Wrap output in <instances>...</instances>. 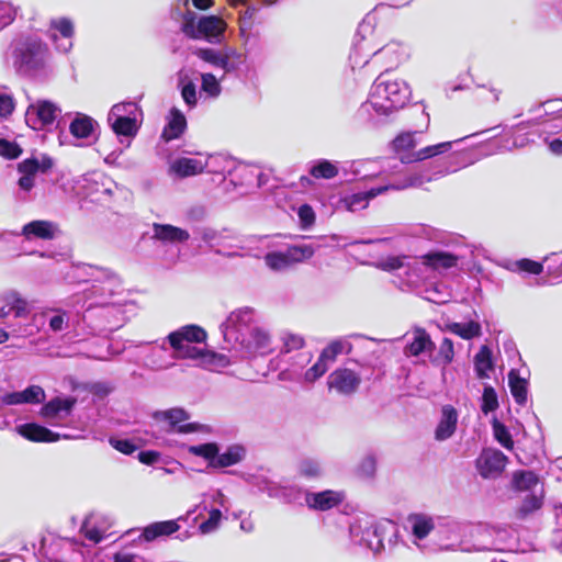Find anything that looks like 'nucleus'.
<instances>
[{
	"label": "nucleus",
	"mask_w": 562,
	"mask_h": 562,
	"mask_svg": "<svg viewBox=\"0 0 562 562\" xmlns=\"http://www.w3.org/2000/svg\"><path fill=\"white\" fill-rule=\"evenodd\" d=\"M74 277L79 282H91L81 293L75 294L70 299L72 306L80 305L90 312L93 307H101L102 313L123 314L122 306L125 300L121 299L124 291L119 276L114 272L86 263H79L72 267Z\"/></svg>",
	"instance_id": "nucleus-1"
},
{
	"label": "nucleus",
	"mask_w": 562,
	"mask_h": 562,
	"mask_svg": "<svg viewBox=\"0 0 562 562\" xmlns=\"http://www.w3.org/2000/svg\"><path fill=\"white\" fill-rule=\"evenodd\" d=\"M220 328L226 349L246 355H265L270 350V335L258 326L254 308L243 307L232 312Z\"/></svg>",
	"instance_id": "nucleus-2"
},
{
	"label": "nucleus",
	"mask_w": 562,
	"mask_h": 562,
	"mask_svg": "<svg viewBox=\"0 0 562 562\" xmlns=\"http://www.w3.org/2000/svg\"><path fill=\"white\" fill-rule=\"evenodd\" d=\"M411 94V89L404 80H392L387 71L382 72L373 82L368 100L359 108L358 115L367 116L371 122H380L403 109Z\"/></svg>",
	"instance_id": "nucleus-3"
},
{
	"label": "nucleus",
	"mask_w": 562,
	"mask_h": 562,
	"mask_svg": "<svg viewBox=\"0 0 562 562\" xmlns=\"http://www.w3.org/2000/svg\"><path fill=\"white\" fill-rule=\"evenodd\" d=\"M456 156L436 159L429 162L428 168L406 176L403 180L384 186L373 187L367 191L352 193L345 196L344 204L350 212L363 210L369 201L379 194L390 190H404L407 188H419L425 183L439 179L448 173L458 171L461 166L457 162Z\"/></svg>",
	"instance_id": "nucleus-4"
},
{
	"label": "nucleus",
	"mask_w": 562,
	"mask_h": 562,
	"mask_svg": "<svg viewBox=\"0 0 562 562\" xmlns=\"http://www.w3.org/2000/svg\"><path fill=\"white\" fill-rule=\"evenodd\" d=\"M9 56L12 67L21 76L38 77L49 68V48L36 35L22 34L15 37L10 44Z\"/></svg>",
	"instance_id": "nucleus-5"
},
{
	"label": "nucleus",
	"mask_w": 562,
	"mask_h": 562,
	"mask_svg": "<svg viewBox=\"0 0 562 562\" xmlns=\"http://www.w3.org/2000/svg\"><path fill=\"white\" fill-rule=\"evenodd\" d=\"M206 337L201 326L191 324L169 333L165 340L173 351L172 359H191L206 367L215 363L217 353L193 345L204 342Z\"/></svg>",
	"instance_id": "nucleus-6"
},
{
	"label": "nucleus",
	"mask_w": 562,
	"mask_h": 562,
	"mask_svg": "<svg viewBox=\"0 0 562 562\" xmlns=\"http://www.w3.org/2000/svg\"><path fill=\"white\" fill-rule=\"evenodd\" d=\"M349 532L353 543L378 554L384 550L385 535L395 536L396 528L390 521L375 522L369 519H357L350 525Z\"/></svg>",
	"instance_id": "nucleus-7"
},
{
	"label": "nucleus",
	"mask_w": 562,
	"mask_h": 562,
	"mask_svg": "<svg viewBox=\"0 0 562 562\" xmlns=\"http://www.w3.org/2000/svg\"><path fill=\"white\" fill-rule=\"evenodd\" d=\"M224 21L216 15H201L189 12L183 22V32L192 38H203L210 43H220L225 32Z\"/></svg>",
	"instance_id": "nucleus-8"
},
{
	"label": "nucleus",
	"mask_w": 562,
	"mask_h": 562,
	"mask_svg": "<svg viewBox=\"0 0 562 562\" xmlns=\"http://www.w3.org/2000/svg\"><path fill=\"white\" fill-rule=\"evenodd\" d=\"M314 254L315 248L312 245H292L283 251H270L266 254L265 262L271 270L281 271L293 263L310 259Z\"/></svg>",
	"instance_id": "nucleus-9"
},
{
	"label": "nucleus",
	"mask_w": 562,
	"mask_h": 562,
	"mask_svg": "<svg viewBox=\"0 0 562 562\" xmlns=\"http://www.w3.org/2000/svg\"><path fill=\"white\" fill-rule=\"evenodd\" d=\"M53 161L50 158H44L42 161L32 157L24 159L18 165V171L21 173V177L18 181L19 186V198L22 200H26L35 187V177L38 171L45 172L49 168H52Z\"/></svg>",
	"instance_id": "nucleus-10"
},
{
	"label": "nucleus",
	"mask_w": 562,
	"mask_h": 562,
	"mask_svg": "<svg viewBox=\"0 0 562 562\" xmlns=\"http://www.w3.org/2000/svg\"><path fill=\"white\" fill-rule=\"evenodd\" d=\"M60 112L54 102L38 100L27 106L25 122L33 130H43L52 125Z\"/></svg>",
	"instance_id": "nucleus-11"
},
{
	"label": "nucleus",
	"mask_w": 562,
	"mask_h": 562,
	"mask_svg": "<svg viewBox=\"0 0 562 562\" xmlns=\"http://www.w3.org/2000/svg\"><path fill=\"white\" fill-rule=\"evenodd\" d=\"M77 400L74 396H55L41 407L40 415L52 426H58L59 420L71 415Z\"/></svg>",
	"instance_id": "nucleus-12"
},
{
	"label": "nucleus",
	"mask_w": 562,
	"mask_h": 562,
	"mask_svg": "<svg viewBox=\"0 0 562 562\" xmlns=\"http://www.w3.org/2000/svg\"><path fill=\"white\" fill-rule=\"evenodd\" d=\"M508 458L497 449H484L475 461L483 479H496L505 470Z\"/></svg>",
	"instance_id": "nucleus-13"
},
{
	"label": "nucleus",
	"mask_w": 562,
	"mask_h": 562,
	"mask_svg": "<svg viewBox=\"0 0 562 562\" xmlns=\"http://www.w3.org/2000/svg\"><path fill=\"white\" fill-rule=\"evenodd\" d=\"M201 239L207 244L211 248L215 249L217 254L225 255L227 257L236 256L234 251H225L227 248L235 247L236 237L231 229H214L211 227H203L199 231Z\"/></svg>",
	"instance_id": "nucleus-14"
},
{
	"label": "nucleus",
	"mask_w": 562,
	"mask_h": 562,
	"mask_svg": "<svg viewBox=\"0 0 562 562\" xmlns=\"http://www.w3.org/2000/svg\"><path fill=\"white\" fill-rule=\"evenodd\" d=\"M361 383L359 373L348 368H338L328 376V387L341 395H351L357 392Z\"/></svg>",
	"instance_id": "nucleus-15"
},
{
	"label": "nucleus",
	"mask_w": 562,
	"mask_h": 562,
	"mask_svg": "<svg viewBox=\"0 0 562 562\" xmlns=\"http://www.w3.org/2000/svg\"><path fill=\"white\" fill-rule=\"evenodd\" d=\"M50 38L58 52L68 53L72 47L75 34L74 23L69 18L52 19L49 23Z\"/></svg>",
	"instance_id": "nucleus-16"
},
{
	"label": "nucleus",
	"mask_w": 562,
	"mask_h": 562,
	"mask_svg": "<svg viewBox=\"0 0 562 562\" xmlns=\"http://www.w3.org/2000/svg\"><path fill=\"white\" fill-rule=\"evenodd\" d=\"M72 549L71 540L50 536L42 539L40 553L49 562H66L67 553Z\"/></svg>",
	"instance_id": "nucleus-17"
},
{
	"label": "nucleus",
	"mask_w": 562,
	"mask_h": 562,
	"mask_svg": "<svg viewBox=\"0 0 562 562\" xmlns=\"http://www.w3.org/2000/svg\"><path fill=\"white\" fill-rule=\"evenodd\" d=\"M459 413L457 408L450 404H446L440 409V417L435 428L434 437L437 441H446L450 439L457 430Z\"/></svg>",
	"instance_id": "nucleus-18"
},
{
	"label": "nucleus",
	"mask_w": 562,
	"mask_h": 562,
	"mask_svg": "<svg viewBox=\"0 0 562 562\" xmlns=\"http://www.w3.org/2000/svg\"><path fill=\"white\" fill-rule=\"evenodd\" d=\"M19 434L27 440L35 442H55L59 439H74L75 436L52 431L36 423H27L18 427Z\"/></svg>",
	"instance_id": "nucleus-19"
},
{
	"label": "nucleus",
	"mask_w": 562,
	"mask_h": 562,
	"mask_svg": "<svg viewBox=\"0 0 562 562\" xmlns=\"http://www.w3.org/2000/svg\"><path fill=\"white\" fill-rule=\"evenodd\" d=\"M46 398L44 389L40 385H30L23 391L5 393L1 396L3 405L13 406L22 404H40Z\"/></svg>",
	"instance_id": "nucleus-20"
},
{
	"label": "nucleus",
	"mask_w": 562,
	"mask_h": 562,
	"mask_svg": "<svg viewBox=\"0 0 562 562\" xmlns=\"http://www.w3.org/2000/svg\"><path fill=\"white\" fill-rule=\"evenodd\" d=\"M435 349L436 345L426 329L415 328L411 339L404 347V355L406 357H419L420 355L427 353L430 357V353L434 352Z\"/></svg>",
	"instance_id": "nucleus-21"
},
{
	"label": "nucleus",
	"mask_w": 562,
	"mask_h": 562,
	"mask_svg": "<svg viewBox=\"0 0 562 562\" xmlns=\"http://www.w3.org/2000/svg\"><path fill=\"white\" fill-rule=\"evenodd\" d=\"M512 488L518 495L544 490L539 475L531 470H517L512 475Z\"/></svg>",
	"instance_id": "nucleus-22"
},
{
	"label": "nucleus",
	"mask_w": 562,
	"mask_h": 562,
	"mask_svg": "<svg viewBox=\"0 0 562 562\" xmlns=\"http://www.w3.org/2000/svg\"><path fill=\"white\" fill-rule=\"evenodd\" d=\"M151 238L162 244H182L189 240L190 234L171 224L154 223Z\"/></svg>",
	"instance_id": "nucleus-23"
},
{
	"label": "nucleus",
	"mask_w": 562,
	"mask_h": 562,
	"mask_svg": "<svg viewBox=\"0 0 562 562\" xmlns=\"http://www.w3.org/2000/svg\"><path fill=\"white\" fill-rule=\"evenodd\" d=\"M544 490L518 495L520 504L515 509L516 518L524 520L540 510L544 502Z\"/></svg>",
	"instance_id": "nucleus-24"
},
{
	"label": "nucleus",
	"mask_w": 562,
	"mask_h": 562,
	"mask_svg": "<svg viewBox=\"0 0 562 562\" xmlns=\"http://www.w3.org/2000/svg\"><path fill=\"white\" fill-rule=\"evenodd\" d=\"M194 55L213 67L222 69L224 72H231L236 68L227 52L214 48H198L194 50Z\"/></svg>",
	"instance_id": "nucleus-25"
},
{
	"label": "nucleus",
	"mask_w": 562,
	"mask_h": 562,
	"mask_svg": "<svg viewBox=\"0 0 562 562\" xmlns=\"http://www.w3.org/2000/svg\"><path fill=\"white\" fill-rule=\"evenodd\" d=\"M156 419H164L169 423L172 428L177 427V432L190 434L198 430L199 425L196 423H188L184 425H178L179 423L187 420L189 415L182 408H171L164 412H156L154 414Z\"/></svg>",
	"instance_id": "nucleus-26"
},
{
	"label": "nucleus",
	"mask_w": 562,
	"mask_h": 562,
	"mask_svg": "<svg viewBox=\"0 0 562 562\" xmlns=\"http://www.w3.org/2000/svg\"><path fill=\"white\" fill-rule=\"evenodd\" d=\"M422 263L432 270L442 271L458 265L459 257L442 250H430L420 257Z\"/></svg>",
	"instance_id": "nucleus-27"
},
{
	"label": "nucleus",
	"mask_w": 562,
	"mask_h": 562,
	"mask_svg": "<svg viewBox=\"0 0 562 562\" xmlns=\"http://www.w3.org/2000/svg\"><path fill=\"white\" fill-rule=\"evenodd\" d=\"M98 126V122L91 116L77 113L69 125V131L78 139H97L95 130Z\"/></svg>",
	"instance_id": "nucleus-28"
},
{
	"label": "nucleus",
	"mask_w": 562,
	"mask_h": 562,
	"mask_svg": "<svg viewBox=\"0 0 562 562\" xmlns=\"http://www.w3.org/2000/svg\"><path fill=\"white\" fill-rule=\"evenodd\" d=\"M462 138L458 139L460 142ZM457 143V140H454ZM453 142H442L436 145L426 146L417 151L400 157L401 164H409L412 161H423L437 157L441 154L449 151L452 148Z\"/></svg>",
	"instance_id": "nucleus-29"
},
{
	"label": "nucleus",
	"mask_w": 562,
	"mask_h": 562,
	"mask_svg": "<svg viewBox=\"0 0 562 562\" xmlns=\"http://www.w3.org/2000/svg\"><path fill=\"white\" fill-rule=\"evenodd\" d=\"M207 167V162L194 158L181 157L170 164L169 171L179 178L199 175Z\"/></svg>",
	"instance_id": "nucleus-30"
},
{
	"label": "nucleus",
	"mask_w": 562,
	"mask_h": 562,
	"mask_svg": "<svg viewBox=\"0 0 562 562\" xmlns=\"http://www.w3.org/2000/svg\"><path fill=\"white\" fill-rule=\"evenodd\" d=\"M57 231V225L53 222L36 220L25 224L22 228V234L26 239L41 238L49 240L55 237Z\"/></svg>",
	"instance_id": "nucleus-31"
},
{
	"label": "nucleus",
	"mask_w": 562,
	"mask_h": 562,
	"mask_svg": "<svg viewBox=\"0 0 562 562\" xmlns=\"http://www.w3.org/2000/svg\"><path fill=\"white\" fill-rule=\"evenodd\" d=\"M341 496L330 490L318 493H306L305 503L313 509L328 510L337 506L341 502Z\"/></svg>",
	"instance_id": "nucleus-32"
},
{
	"label": "nucleus",
	"mask_w": 562,
	"mask_h": 562,
	"mask_svg": "<svg viewBox=\"0 0 562 562\" xmlns=\"http://www.w3.org/2000/svg\"><path fill=\"white\" fill-rule=\"evenodd\" d=\"M529 112L533 114L532 120L536 121L537 124L546 125L550 120H546L544 117H552V121H555V115L562 113V99L547 100L532 106Z\"/></svg>",
	"instance_id": "nucleus-33"
},
{
	"label": "nucleus",
	"mask_w": 562,
	"mask_h": 562,
	"mask_svg": "<svg viewBox=\"0 0 562 562\" xmlns=\"http://www.w3.org/2000/svg\"><path fill=\"white\" fill-rule=\"evenodd\" d=\"M229 3L235 8L239 9V23L240 31L246 32L251 29L254 20L258 11L260 10V3L254 0H228Z\"/></svg>",
	"instance_id": "nucleus-34"
},
{
	"label": "nucleus",
	"mask_w": 562,
	"mask_h": 562,
	"mask_svg": "<svg viewBox=\"0 0 562 562\" xmlns=\"http://www.w3.org/2000/svg\"><path fill=\"white\" fill-rule=\"evenodd\" d=\"M0 301L5 303L15 318H25L30 314L29 302L15 290H8L0 295Z\"/></svg>",
	"instance_id": "nucleus-35"
},
{
	"label": "nucleus",
	"mask_w": 562,
	"mask_h": 562,
	"mask_svg": "<svg viewBox=\"0 0 562 562\" xmlns=\"http://www.w3.org/2000/svg\"><path fill=\"white\" fill-rule=\"evenodd\" d=\"M180 529L177 520H164L149 524L143 529L142 538L145 541H153L159 537L170 536Z\"/></svg>",
	"instance_id": "nucleus-36"
},
{
	"label": "nucleus",
	"mask_w": 562,
	"mask_h": 562,
	"mask_svg": "<svg viewBox=\"0 0 562 562\" xmlns=\"http://www.w3.org/2000/svg\"><path fill=\"white\" fill-rule=\"evenodd\" d=\"M508 385L515 402L524 406L528 398V381L519 375L518 370L512 369L508 373Z\"/></svg>",
	"instance_id": "nucleus-37"
},
{
	"label": "nucleus",
	"mask_w": 562,
	"mask_h": 562,
	"mask_svg": "<svg viewBox=\"0 0 562 562\" xmlns=\"http://www.w3.org/2000/svg\"><path fill=\"white\" fill-rule=\"evenodd\" d=\"M407 520L417 546V541L425 539L435 527L432 518L423 514L409 515Z\"/></svg>",
	"instance_id": "nucleus-38"
},
{
	"label": "nucleus",
	"mask_w": 562,
	"mask_h": 562,
	"mask_svg": "<svg viewBox=\"0 0 562 562\" xmlns=\"http://www.w3.org/2000/svg\"><path fill=\"white\" fill-rule=\"evenodd\" d=\"M167 344L164 339L158 347H153L150 352L145 357V363L153 370H165L173 363L167 358Z\"/></svg>",
	"instance_id": "nucleus-39"
},
{
	"label": "nucleus",
	"mask_w": 562,
	"mask_h": 562,
	"mask_svg": "<svg viewBox=\"0 0 562 562\" xmlns=\"http://www.w3.org/2000/svg\"><path fill=\"white\" fill-rule=\"evenodd\" d=\"M474 370L479 379H488L490 371L494 370L492 350L488 346H481L474 356Z\"/></svg>",
	"instance_id": "nucleus-40"
},
{
	"label": "nucleus",
	"mask_w": 562,
	"mask_h": 562,
	"mask_svg": "<svg viewBox=\"0 0 562 562\" xmlns=\"http://www.w3.org/2000/svg\"><path fill=\"white\" fill-rule=\"evenodd\" d=\"M186 126L187 120L183 113L178 109H172L171 119L162 131V138L167 142L179 138L184 132Z\"/></svg>",
	"instance_id": "nucleus-41"
},
{
	"label": "nucleus",
	"mask_w": 562,
	"mask_h": 562,
	"mask_svg": "<svg viewBox=\"0 0 562 562\" xmlns=\"http://www.w3.org/2000/svg\"><path fill=\"white\" fill-rule=\"evenodd\" d=\"M108 122L112 131L117 136L133 137L138 131L137 117H117L108 116Z\"/></svg>",
	"instance_id": "nucleus-42"
},
{
	"label": "nucleus",
	"mask_w": 562,
	"mask_h": 562,
	"mask_svg": "<svg viewBox=\"0 0 562 562\" xmlns=\"http://www.w3.org/2000/svg\"><path fill=\"white\" fill-rule=\"evenodd\" d=\"M446 330L462 339L470 340L481 335V325L475 321L468 323L450 322L446 324Z\"/></svg>",
	"instance_id": "nucleus-43"
},
{
	"label": "nucleus",
	"mask_w": 562,
	"mask_h": 562,
	"mask_svg": "<svg viewBox=\"0 0 562 562\" xmlns=\"http://www.w3.org/2000/svg\"><path fill=\"white\" fill-rule=\"evenodd\" d=\"M246 451L243 446L234 445L228 447L223 453L217 452L213 465L217 468H227L240 462L245 458Z\"/></svg>",
	"instance_id": "nucleus-44"
},
{
	"label": "nucleus",
	"mask_w": 562,
	"mask_h": 562,
	"mask_svg": "<svg viewBox=\"0 0 562 562\" xmlns=\"http://www.w3.org/2000/svg\"><path fill=\"white\" fill-rule=\"evenodd\" d=\"M178 87L181 91V97L189 108H193L198 103L196 85L184 71L178 74Z\"/></svg>",
	"instance_id": "nucleus-45"
},
{
	"label": "nucleus",
	"mask_w": 562,
	"mask_h": 562,
	"mask_svg": "<svg viewBox=\"0 0 562 562\" xmlns=\"http://www.w3.org/2000/svg\"><path fill=\"white\" fill-rule=\"evenodd\" d=\"M502 266L510 272H526L538 276L543 271L541 262L527 258L519 260H505Z\"/></svg>",
	"instance_id": "nucleus-46"
},
{
	"label": "nucleus",
	"mask_w": 562,
	"mask_h": 562,
	"mask_svg": "<svg viewBox=\"0 0 562 562\" xmlns=\"http://www.w3.org/2000/svg\"><path fill=\"white\" fill-rule=\"evenodd\" d=\"M352 345L345 338L330 341L321 352V357L329 364L341 353H350Z\"/></svg>",
	"instance_id": "nucleus-47"
},
{
	"label": "nucleus",
	"mask_w": 562,
	"mask_h": 562,
	"mask_svg": "<svg viewBox=\"0 0 562 562\" xmlns=\"http://www.w3.org/2000/svg\"><path fill=\"white\" fill-rule=\"evenodd\" d=\"M454 358V345L453 341L445 337L438 348L436 355L434 352L430 353V361L434 366H442L446 367L453 361Z\"/></svg>",
	"instance_id": "nucleus-48"
},
{
	"label": "nucleus",
	"mask_w": 562,
	"mask_h": 562,
	"mask_svg": "<svg viewBox=\"0 0 562 562\" xmlns=\"http://www.w3.org/2000/svg\"><path fill=\"white\" fill-rule=\"evenodd\" d=\"M310 173L316 179H333L338 175V167L327 159L316 160L310 168Z\"/></svg>",
	"instance_id": "nucleus-49"
},
{
	"label": "nucleus",
	"mask_w": 562,
	"mask_h": 562,
	"mask_svg": "<svg viewBox=\"0 0 562 562\" xmlns=\"http://www.w3.org/2000/svg\"><path fill=\"white\" fill-rule=\"evenodd\" d=\"M491 424L493 435L497 442L505 449L512 450L514 448V440L508 428L503 423H501L496 417H493Z\"/></svg>",
	"instance_id": "nucleus-50"
},
{
	"label": "nucleus",
	"mask_w": 562,
	"mask_h": 562,
	"mask_svg": "<svg viewBox=\"0 0 562 562\" xmlns=\"http://www.w3.org/2000/svg\"><path fill=\"white\" fill-rule=\"evenodd\" d=\"M81 531L88 540L94 543L101 542L105 537V531L95 526V517L93 515L86 517L81 525Z\"/></svg>",
	"instance_id": "nucleus-51"
},
{
	"label": "nucleus",
	"mask_w": 562,
	"mask_h": 562,
	"mask_svg": "<svg viewBox=\"0 0 562 562\" xmlns=\"http://www.w3.org/2000/svg\"><path fill=\"white\" fill-rule=\"evenodd\" d=\"M498 397L496 391L491 385H485L482 394L481 411L487 415L498 408Z\"/></svg>",
	"instance_id": "nucleus-52"
},
{
	"label": "nucleus",
	"mask_w": 562,
	"mask_h": 562,
	"mask_svg": "<svg viewBox=\"0 0 562 562\" xmlns=\"http://www.w3.org/2000/svg\"><path fill=\"white\" fill-rule=\"evenodd\" d=\"M375 59H387V68H392L400 63L398 46L396 44H387L373 54Z\"/></svg>",
	"instance_id": "nucleus-53"
},
{
	"label": "nucleus",
	"mask_w": 562,
	"mask_h": 562,
	"mask_svg": "<svg viewBox=\"0 0 562 562\" xmlns=\"http://www.w3.org/2000/svg\"><path fill=\"white\" fill-rule=\"evenodd\" d=\"M139 112V108L135 102L128 101V102H121L117 104H114L108 116H117V117H131L135 116L137 117V113Z\"/></svg>",
	"instance_id": "nucleus-54"
},
{
	"label": "nucleus",
	"mask_w": 562,
	"mask_h": 562,
	"mask_svg": "<svg viewBox=\"0 0 562 562\" xmlns=\"http://www.w3.org/2000/svg\"><path fill=\"white\" fill-rule=\"evenodd\" d=\"M299 473L306 479H315L322 474V467L315 459L306 458L297 465Z\"/></svg>",
	"instance_id": "nucleus-55"
},
{
	"label": "nucleus",
	"mask_w": 562,
	"mask_h": 562,
	"mask_svg": "<svg viewBox=\"0 0 562 562\" xmlns=\"http://www.w3.org/2000/svg\"><path fill=\"white\" fill-rule=\"evenodd\" d=\"M306 493L307 492H304L301 487L294 485H284L281 502L284 504L302 505L303 501H305Z\"/></svg>",
	"instance_id": "nucleus-56"
},
{
	"label": "nucleus",
	"mask_w": 562,
	"mask_h": 562,
	"mask_svg": "<svg viewBox=\"0 0 562 562\" xmlns=\"http://www.w3.org/2000/svg\"><path fill=\"white\" fill-rule=\"evenodd\" d=\"M329 364L319 356L317 361L305 371L304 380L313 383L328 371Z\"/></svg>",
	"instance_id": "nucleus-57"
},
{
	"label": "nucleus",
	"mask_w": 562,
	"mask_h": 562,
	"mask_svg": "<svg viewBox=\"0 0 562 562\" xmlns=\"http://www.w3.org/2000/svg\"><path fill=\"white\" fill-rule=\"evenodd\" d=\"M189 451L194 456L210 460L213 464V461L216 459L218 452V447L215 443H202L198 446H191Z\"/></svg>",
	"instance_id": "nucleus-58"
},
{
	"label": "nucleus",
	"mask_w": 562,
	"mask_h": 562,
	"mask_svg": "<svg viewBox=\"0 0 562 562\" xmlns=\"http://www.w3.org/2000/svg\"><path fill=\"white\" fill-rule=\"evenodd\" d=\"M417 132H407L400 134L393 140V147L396 153L413 149L416 146L415 136Z\"/></svg>",
	"instance_id": "nucleus-59"
},
{
	"label": "nucleus",
	"mask_w": 562,
	"mask_h": 562,
	"mask_svg": "<svg viewBox=\"0 0 562 562\" xmlns=\"http://www.w3.org/2000/svg\"><path fill=\"white\" fill-rule=\"evenodd\" d=\"M477 532L483 539H486L485 542L477 544V550L484 551V550H497L498 549L496 541L494 539H492V537L495 533H498L499 530H497L494 527L484 526V527H480Z\"/></svg>",
	"instance_id": "nucleus-60"
},
{
	"label": "nucleus",
	"mask_w": 562,
	"mask_h": 562,
	"mask_svg": "<svg viewBox=\"0 0 562 562\" xmlns=\"http://www.w3.org/2000/svg\"><path fill=\"white\" fill-rule=\"evenodd\" d=\"M222 519V512L218 508H212L209 518L199 526L201 533L206 535L215 531Z\"/></svg>",
	"instance_id": "nucleus-61"
},
{
	"label": "nucleus",
	"mask_w": 562,
	"mask_h": 562,
	"mask_svg": "<svg viewBox=\"0 0 562 562\" xmlns=\"http://www.w3.org/2000/svg\"><path fill=\"white\" fill-rule=\"evenodd\" d=\"M201 89L210 97H217L221 93V86L216 77L212 74H201Z\"/></svg>",
	"instance_id": "nucleus-62"
},
{
	"label": "nucleus",
	"mask_w": 562,
	"mask_h": 562,
	"mask_svg": "<svg viewBox=\"0 0 562 562\" xmlns=\"http://www.w3.org/2000/svg\"><path fill=\"white\" fill-rule=\"evenodd\" d=\"M300 225L304 229L311 228L315 223V212L310 204H302L297 209Z\"/></svg>",
	"instance_id": "nucleus-63"
},
{
	"label": "nucleus",
	"mask_w": 562,
	"mask_h": 562,
	"mask_svg": "<svg viewBox=\"0 0 562 562\" xmlns=\"http://www.w3.org/2000/svg\"><path fill=\"white\" fill-rule=\"evenodd\" d=\"M405 256H389L385 259L379 261L376 267L383 271L393 272L405 267Z\"/></svg>",
	"instance_id": "nucleus-64"
}]
</instances>
